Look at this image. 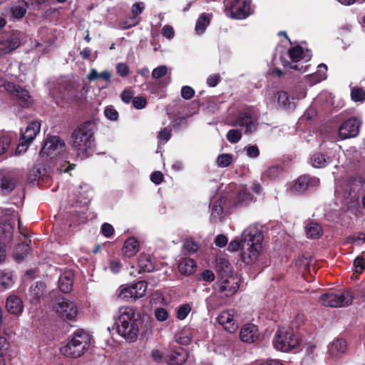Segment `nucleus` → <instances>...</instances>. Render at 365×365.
Listing matches in <instances>:
<instances>
[{
    "label": "nucleus",
    "mask_w": 365,
    "mask_h": 365,
    "mask_svg": "<svg viewBox=\"0 0 365 365\" xmlns=\"http://www.w3.org/2000/svg\"><path fill=\"white\" fill-rule=\"evenodd\" d=\"M140 245L138 241L135 237L128 238L122 248V253L123 257L130 258L135 255L139 251Z\"/></svg>",
    "instance_id": "nucleus-28"
},
{
    "label": "nucleus",
    "mask_w": 365,
    "mask_h": 365,
    "mask_svg": "<svg viewBox=\"0 0 365 365\" xmlns=\"http://www.w3.org/2000/svg\"><path fill=\"white\" fill-rule=\"evenodd\" d=\"M116 331L127 341L134 342L137 340L140 331H145L143 320L139 313L131 307H121L119 315L115 319Z\"/></svg>",
    "instance_id": "nucleus-2"
},
{
    "label": "nucleus",
    "mask_w": 365,
    "mask_h": 365,
    "mask_svg": "<svg viewBox=\"0 0 365 365\" xmlns=\"http://www.w3.org/2000/svg\"><path fill=\"white\" fill-rule=\"evenodd\" d=\"M162 34L164 37H166L167 38H173L175 35L174 29L171 26L165 25L162 29Z\"/></svg>",
    "instance_id": "nucleus-61"
},
{
    "label": "nucleus",
    "mask_w": 365,
    "mask_h": 365,
    "mask_svg": "<svg viewBox=\"0 0 365 365\" xmlns=\"http://www.w3.org/2000/svg\"><path fill=\"white\" fill-rule=\"evenodd\" d=\"M17 179L9 171L0 170V194L7 195L16 187Z\"/></svg>",
    "instance_id": "nucleus-18"
},
{
    "label": "nucleus",
    "mask_w": 365,
    "mask_h": 365,
    "mask_svg": "<svg viewBox=\"0 0 365 365\" xmlns=\"http://www.w3.org/2000/svg\"><path fill=\"white\" fill-rule=\"evenodd\" d=\"M116 73L121 77H126L130 73V68L124 63H119L115 66Z\"/></svg>",
    "instance_id": "nucleus-51"
},
{
    "label": "nucleus",
    "mask_w": 365,
    "mask_h": 365,
    "mask_svg": "<svg viewBox=\"0 0 365 365\" xmlns=\"http://www.w3.org/2000/svg\"><path fill=\"white\" fill-rule=\"evenodd\" d=\"M251 0H225L226 15L234 19H245L251 14Z\"/></svg>",
    "instance_id": "nucleus-7"
},
{
    "label": "nucleus",
    "mask_w": 365,
    "mask_h": 365,
    "mask_svg": "<svg viewBox=\"0 0 365 365\" xmlns=\"http://www.w3.org/2000/svg\"><path fill=\"white\" fill-rule=\"evenodd\" d=\"M29 254V252H26L24 251V249H19V245L16 247V251L14 253V258L16 262H21L25 257Z\"/></svg>",
    "instance_id": "nucleus-63"
},
{
    "label": "nucleus",
    "mask_w": 365,
    "mask_h": 365,
    "mask_svg": "<svg viewBox=\"0 0 365 365\" xmlns=\"http://www.w3.org/2000/svg\"><path fill=\"white\" fill-rule=\"evenodd\" d=\"M331 162V158L326 155L317 152L311 157L312 165L316 168H323Z\"/></svg>",
    "instance_id": "nucleus-30"
},
{
    "label": "nucleus",
    "mask_w": 365,
    "mask_h": 365,
    "mask_svg": "<svg viewBox=\"0 0 365 365\" xmlns=\"http://www.w3.org/2000/svg\"><path fill=\"white\" fill-rule=\"evenodd\" d=\"M226 195L232 210L249 205L253 199L251 192L243 185L235 187L234 190L228 192Z\"/></svg>",
    "instance_id": "nucleus-10"
},
{
    "label": "nucleus",
    "mask_w": 365,
    "mask_h": 365,
    "mask_svg": "<svg viewBox=\"0 0 365 365\" xmlns=\"http://www.w3.org/2000/svg\"><path fill=\"white\" fill-rule=\"evenodd\" d=\"M327 66L326 64L321 63L318 66V70L315 73L314 76L317 77V81H321L327 78Z\"/></svg>",
    "instance_id": "nucleus-53"
},
{
    "label": "nucleus",
    "mask_w": 365,
    "mask_h": 365,
    "mask_svg": "<svg viewBox=\"0 0 365 365\" xmlns=\"http://www.w3.org/2000/svg\"><path fill=\"white\" fill-rule=\"evenodd\" d=\"M6 88L16 97L18 104L22 108H28L31 105L32 98L26 89L13 82H9Z\"/></svg>",
    "instance_id": "nucleus-15"
},
{
    "label": "nucleus",
    "mask_w": 365,
    "mask_h": 365,
    "mask_svg": "<svg viewBox=\"0 0 365 365\" xmlns=\"http://www.w3.org/2000/svg\"><path fill=\"white\" fill-rule=\"evenodd\" d=\"M132 103L133 107L138 110L144 108L148 104L146 98L143 96L135 97Z\"/></svg>",
    "instance_id": "nucleus-54"
},
{
    "label": "nucleus",
    "mask_w": 365,
    "mask_h": 365,
    "mask_svg": "<svg viewBox=\"0 0 365 365\" xmlns=\"http://www.w3.org/2000/svg\"><path fill=\"white\" fill-rule=\"evenodd\" d=\"M6 309L9 314L19 317L24 311L21 298L16 294L9 295L6 301Z\"/></svg>",
    "instance_id": "nucleus-21"
},
{
    "label": "nucleus",
    "mask_w": 365,
    "mask_h": 365,
    "mask_svg": "<svg viewBox=\"0 0 365 365\" xmlns=\"http://www.w3.org/2000/svg\"><path fill=\"white\" fill-rule=\"evenodd\" d=\"M354 266L356 268V272L361 274L365 269V258L358 256L354 261Z\"/></svg>",
    "instance_id": "nucleus-50"
},
{
    "label": "nucleus",
    "mask_w": 365,
    "mask_h": 365,
    "mask_svg": "<svg viewBox=\"0 0 365 365\" xmlns=\"http://www.w3.org/2000/svg\"><path fill=\"white\" fill-rule=\"evenodd\" d=\"M164 180V176L160 171L153 172L150 175V180L155 185H160Z\"/></svg>",
    "instance_id": "nucleus-59"
},
{
    "label": "nucleus",
    "mask_w": 365,
    "mask_h": 365,
    "mask_svg": "<svg viewBox=\"0 0 365 365\" xmlns=\"http://www.w3.org/2000/svg\"><path fill=\"white\" fill-rule=\"evenodd\" d=\"M233 156L232 154L223 153L219 155L217 158V164L220 168L228 167L232 162Z\"/></svg>",
    "instance_id": "nucleus-38"
},
{
    "label": "nucleus",
    "mask_w": 365,
    "mask_h": 365,
    "mask_svg": "<svg viewBox=\"0 0 365 365\" xmlns=\"http://www.w3.org/2000/svg\"><path fill=\"white\" fill-rule=\"evenodd\" d=\"M120 98L124 103H129L134 98L133 92L130 90H124L120 95Z\"/></svg>",
    "instance_id": "nucleus-62"
},
{
    "label": "nucleus",
    "mask_w": 365,
    "mask_h": 365,
    "mask_svg": "<svg viewBox=\"0 0 365 365\" xmlns=\"http://www.w3.org/2000/svg\"><path fill=\"white\" fill-rule=\"evenodd\" d=\"M104 114L110 120H117L118 118V112L111 106L106 108Z\"/></svg>",
    "instance_id": "nucleus-52"
},
{
    "label": "nucleus",
    "mask_w": 365,
    "mask_h": 365,
    "mask_svg": "<svg viewBox=\"0 0 365 365\" xmlns=\"http://www.w3.org/2000/svg\"><path fill=\"white\" fill-rule=\"evenodd\" d=\"M354 297L365 300V286L361 285L354 292L345 289L340 292H329L322 294L319 302L330 307H342L351 304Z\"/></svg>",
    "instance_id": "nucleus-4"
},
{
    "label": "nucleus",
    "mask_w": 365,
    "mask_h": 365,
    "mask_svg": "<svg viewBox=\"0 0 365 365\" xmlns=\"http://www.w3.org/2000/svg\"><path fill=\"white\" fill-rule=\"evenodd\" d=\"M94 128V122L88 120L78 125L71 133V148L81 159L89 158L93 151Z\"/></svg>",
    "instance_id": "nucleus-3"
},
{
    "label": "nucleus",
    "mask_w": 365,
    "mask_h": 365,
    "mask_svg": "<svg viewBox=\"0 0 365 365\" xmlns=\"http://www.w3.org/2000/svg\"><path fill=\"white\" fill-rule=\"evenodd\" d=\"M229 204L227 195L216 200L212 205V214H215L217 217H220L224 212H230L232 208L229 206Z\"/></svg>",
    "instance_id": "nucleus-26"
},
{
    "label": "nucleus",
    "mask_w": 365,
    "mask_h": 365,
    "mask_svg": "<svg viewBox=\"0 0 365 365\" xmlns=\"http://www.w3.org/2000/svg\"><path fill=\"white\" fill-rule=\"evenodd\" d=\"M191 311V307L189 304L180 305L177 310L176 317L180 320L185 319Z\"/></svg>",
    "instance_id": "nucleus-41"
},
{
    "label": "nucleus",
    "mask_w": 365,
    "mask_h": 365,
    "mask_svg": "<svg viewBox=\"0 0 365 365\" xmlns=\"http://www.w3.org/2000/svg\"><path fill=\"white\" fill-rule=\"evenodd\" d=\"M277 102L280 106L284 108H291L292 107L289 96L285 91L277 92Z\"/></svg>",
    "instance_id": "nucleus-37"
},
{
    "label": "nucleus",
    "mask_w": 365,
    "mask_h": 365,
    "mask_svg": "<svg viewBox=\"0 0 365 365\" xmlns=\"http://www.w3.org/2000/svg\"><path fill=\"white\" fill-rule=\"evenodd\" d=\"M303 49L301 46L291 47L288 50V56L292 63H297L303 58Z\"/></svg>",
    "instance_id": "nucleus-35"
},
{
    "label": "nucleus",
    "mask_w": 365,
    "mask_h": 365,
    "mask_svg": "<svg viewBox=\"0 0 365 365\" xmlns=\"http://www.w3.org/2000/svg\"><path fill=\"white\" fill-rule=\"evenodd\" d=\"M215 276L214 272L210 269H205L200 273L198 280H202L206 282H212L215 280Z\"/></svg>",
    "instance_id": "nucleus-47"
},
{
    "label": "nucleus",
    "mask_w": 365,
    "mask_h": 365,
    "mask_svg": "<svg viewBox=\"0 0 365 365\" xmlns=\"http://www.w3.org/2000/svg\"><path fill=\"white\" fill-rule=\"evenodd\" d=\"M139 273L150 272L154 270L155 266L150 259L145 255H140L138 260Z\"/></svg>",
    "instance_id": "nucleus-33"
},
{
    "label": "nucleus",
    "mask_w": 365,
    "mask_h": 365,
    "mask_svg": "<svg viewBox=\"0 0 365 365\" xmlns=\"http://www.w3.org/2000/svg\"><path fill=\"white\" fill-rule=\"evenodd\" d=\"M306 234L309 238H319L322 234V227L317 222H310L305 227Z\"/></svg>",
    "instance_id": "nucleus-32"
},
{
    "label": "nucleus",
    "mask_w": 365,
    "mask_h": 365,
    "mask_svg": "<svg viewBox=\"0 0 365 365\" xmlns=\"http://www.w3.org/2000/svg\"><path fill=\"white\" fill-rule=\"evenodd\" d=\"M351 98L355 102L365 100V91L361 88H353L351 91Z\"/></svg>",
    "instance_id": "nucleus-40"
},
{
    "label": "nucleus",
    "mask_w": 365,
    "mask_h": 365,
    "mask_svg": "<svg viewBox=\"0 0 365 365\" xmlns=\"http://www.w3.org/2000/svg\"><path fill=\"white\" fill-rule=\"evenodd\" d=\"M145 8L144 3L138 2L132 6L131 12L132 16L129 18V21L124 23V29H130L133 26L138 25L140 21V18L138 16L143 13Z\"/></svg>",
    "instance_id": "nucleus-24"
},
{
    "label": "nucleus",
    "mask_w": 365,
    "mask_h": 365,
    "mask_svg": "<svg viewBox=\"0 0 365 365\" xmlns=\"http://www.w3.org/2000/svg\"><path fill=\"white\" fill-rule=\"evenodd\" d=\"M122 267V264L118 259H114L110 261L109 268L113 273H118Z\"/></svg>",
    "instance_id": "nucleus-58"
},
{
    "label": "nucleus",
    "mask_w": 365,
    "mask_h": 365,
    "mask_svg": "<svg viewBox=\"0 0 365 365\" xmlns=\"http://www.w3.org/2000/svg\"><path fill=\"white\" fill-rule=\"evenodd\" d=\"M359 241H362L363 242H365V233L363 232H359L357 233V235H351L348 236L346 238V244H353Z\"/></svg>",
    "instance_id": "nucleus-46"
},
{
    "label": "nucleus",
    "mask_w": 365,
    "mask_h": 365,
    "mask_svg": "<svg viewBox=\"0 0 365 365\" xmlns=\"http://www.w3.org/2000/svg\"><path fill=\"white\" fill-rule=\"evenodd\" d=\"M195 95L194 89L189 86H184L181 88V96L185 100L191 99Z\"/></svg>",
    "instance_id": "nucleus-55"
},
{
    "label": "nucleus",
    "mask_w": 365,
    "mask_h": 365,
    "mask_svg": "<svg viewBox=\"0 0 365 365\" xmlns=\"http://www.w3.org/2000/svg\"><path fill=\"white\" fill-rule=\"evenodd\" d=\"M210 23V18L208 14L203 13L202 14L195 24V31L197 34H202L205 31L207 26Z\"/></svg>",
    "instance_id": "nucleus-34"
},
{
    "label": "nucleus",
    "mask_w": 365,
    "mask_h": 365,
    "mask_svg": "<svg viewBox=\"0 0 365 365\" xmlns=\"http://www.w3.org/2000/svg\"><path fill=\"white\" fill-rule=\"evenodd\" d=\"M282 169L281 167L276 165L269 168L265 172L264 175L269 179H276L282 173Z\"/></svg>",
    "instance_id": "nucleus-43"
},
{
    "label": "nucleus",
    "mask_w": 365,
    "mask_h": 365,
    "mask_svg": "<svg viewBox=\"0 0 365 365\" xmlns=\"http://www.w3.org/2000/svg\"><path fill=\"white\" fill-rule=\"evenodd\" d=\"M183 249L187 253H195L198 250V245L193 240H186L183 242Z\"/></svg>",
    "instance_id": "nucleus-44"
},
{
    "label": "nucleus",
    "mask_w": 365,
    "mask_h": 365,
    "mask_svg": "<svg viewBox=\"0 0 365 365\" xmlns=\"http://www.w3.org/2000/svg\"><path fill=\"white\" fill-rule=\"evenodd\" d=\"M55 309L60 317L66 320H74L78 314L75 303L63 297L56 299Z\"/></svg>",
    "instance_id": "nucleus-12"
},
{
    "label": "nucleus",
    "mask_w": 365,
    "mask_h": 365,
    "mask_svg": "<svg viewBox=\"0 0 365 365\" xmlns=\"http://www.w3.org/2000/svg\"><path fill=\"white\" fill-rule=\"evenodd\" d=\"M259 333L258 328L253 324H247L242 327L240 336L242 341L253 343L259 338Z\"/></svg>",
    "instance_id": "nucleus-22"
},
{
    "label": "nucleus",
    "mask_w": 365,
    "mask_h": 365,
    "mask_svg": "<svg viewBox=\"0 0 365 365\" xmlns=\"http://www.w3.org/2000/svg\"><path fill=\"white\" fill-rule=\"evenodd\" d=\"M11 144V138L9 136L0 137V155H4L7 151Z\"/></svg>",
    "instance_id": "nucleus-49"
},
{
    "label": "nucleus",
    "mask_w": 365,
    "mask_h": 365,
    "mask_svg": "<svg viewBox=\"0 0 365 365\" xmlns=\"http://www.w3.org/2000/svg\"><path fill=\"white\" fill-rule=\"evenodd\" d=\"M215 290L222 293L226 297L233 295L239 289V282L234 277L217 282L214 284Z\"/></svg>",
    "instance_id": "nucleus-17"
},
{
    "label": "nucleus",
    "mask_w": 365,
    "mask_h": 365,
    "mask_svg": "<svg viewBox=\"0 0 365 365\" xmlns=\"http://www.w3.org/2000/svg\"><path fill=\"white\" fill-rule=\"evenodd\" d=\"M178 267L180 274L188 276L195 272L197 265L194 259L190 257H183L180 259Z\"/></svg>",
    "instance_id": "nucleus-29"
},
{
    "label": "nucleus",
    "mask_w": 365,
    "mask_h": 365,
    "mask_svg": "<svg viewBox=\"0 0 365 365\" xmlns=\"http://www.w3.org/2000/svg\"><path fill=\"white\" fill-rule=\"evenodd\" d=\"M226 137L231 143H237L242 138V133L239 130L232 129L227 132Z\"/></svg>",
    "instance_id": "nucleus-42"
},
{
    "label": "nucleus",
    "mask_w": 365,
    "mask_h": 365,
    "mask_svg": "<svg viewBox=\"0 0 365 365\" xmlns=\"http://www.w3.org/2000/svg\"><path fill=\"white\" fill-rule=\"evenodd\" d=\"M60 94L66 103H77L80 100L79 85L72 81H65L60 86Z\"/></svg>",
    "instance_id": "nucleus-13"
},
{
    "label": "nucleus",
    "mask_w": 365,
    "mask_h": 365,
    "mask_svg": "<svg viewBox=\"0 0 365 365\" xmlns=\"http://www.w3.org/2000/svg\"><path fill=\"white\" fill-rule=\"evenodd\" d=\"M115 232V230L112 225L104 222L101 227V233L107 238L111 237Z\"/></svg>",
    "instance_id": "nucleus-45"
},
{
    "label": "nucleus",
    "mask_w": 365,
    "mask_h": 365,
    "mask_svg": "<svg viewBox=\"0 0 365 365\" xmlns=\"http://www.w3.org/2000/svg\"><path fill=\"white\" fill-rule=\"evenodd\" d=\"M299 344L297 337L292 329H279L273 339L274 346L279 351H288L295 348Z\"/></svg>",
    "instance_id": "nucleus-9"
},
{
    "label": "nucleus",
    "mask_w": 365,
    "mask_h": 365,
    "mask_svg": "<svg viewBox=\"0 0 365 365\" xmlns=\"http://www.w3.org/2000/svg\"><path fill=\"white\" fill-rule=\"evenodd\" d=\"M235 126L245 127V133L251 134L255 130V124L248 113L241 114L235 120Z\"/></svg>",
    "instance_id": "nucleus-25"
},
{
    "label": "nucleus",
    "mask_w": 365,
    "mask_h": 365,
    "mask_svg": "<svg viewBox=\"0 0 365 365\" xmlns=\"http://www.w3.org/2000/svg\"><path fill=\"white\" fill-rule=\"evenodd\" d=\"M187 356L186 350L179 347L170 353L166 361L170 365H182L187 360Z\"/></svg>",
    "instance_id": "nucleus-23"
},
{
    "label": "nucleus",
    "mask_w": 365,
    "mask_h": 365,
    "mask_svg": "<svg viewBox=\"0 0 365 365\" xmlns=\"http://www.w3.org/2000/svg\"><path fill=\"white\" fill-rule=\"evenodd\" d=\"M65 141L58 135H49L44 140L40 155L50 160L61 158L66 151Z\"/></svg>",
    "instance_id": "nucleus-6"
},
{
    "label": "nucleus",
    "mask_w": 365,
    "mask_h": 365,
    "mask_svg": "<svg viewBox=\"0 0 365 365\" xmlns=\"http://www.w3.org/2000/svg\"><path fill=\"white\" fill-rule=\"evenodd\" d=\"M91 336L83 330H77L71 335V339L61 349V353L68 357L79 358L88 350Z\"/></svg>",
    "instance_id": "nucleus-5"
},
{
    "label": "nucleus",
    "mask_w": 365,
    "mask_h": 365,
    "mask_svg": "<svg viewBox=\"0 0 365 365\" xmlns=\"http://www.w3.org/2000/svg\"><path fill=\"white\" fill-rule=\"evenodd\" d=\"M167 72L168 69L165 66H159L153 70L152 77L155 79L161 78L167 74Z\"/></svg>",
    "instance_id": "nucleus-48"
},
{
    "label": "nucleus",
    "mask_w": 365,
    "mask_h": 365,
    "mask_svg": "<svg viewBox=\"0 0 365 365\" xmlns=\"http://www.w3.org/2000/svg\"><path fill=\"white\" fill-rule=\"evenodd\" d=\"M41 129V125L37 121H33L29 123L25 131L22 132L21 134V144H19L17 147V150L21 147H26L25 149L27 148L28 145L34 140L36 135L39 133Z\"/></svg>",
    "instance_id": "nucleus-20"
},
{
    "label": "nucleus",
    "mask_w": 365,
    "mask_h": 365,
    "mask_svg": "<svg viewBox=\"0 0 365 365\" xmlns=\"http://www.w3.org/2000/svg\"><path fill=\"white\" fill-rule=\"evenodd\" d=\"M320 184V180L315 176L309 174H304L298 177L290 190L294 195L305 194L312 189L317 187Z\"/></svg>",
    "instance_id": "nucleus-11"
},
{
    "label": "nucleus",
    "mask_w": 365,
    "mask_h": 365,
    "mask_svg": "<svg viewBox=\"0 0 365 365\" xmlns=\"http://www.w3.org/2000/svg\"><path fill=\"white\" fill-rule=\"evenodd\" d=\"M80 56L84 60L94 61L96 58V56H95V57L92 58V50L88 47L84 48L80 52Z\"/></svg>",
    "instance_id": "nucleus-64"
},
{
    "label": "nucleus",
    "mask_w": 365,
    "mask_h": 365,
    "mask_svg": "<svg viewBox=\"0 0 365 365\" xmlns=\"http://www.w3.org/2000/svg\"><path fill=\"white\" fill-rule=\"evenodd\" d=\"M234 309L224 310L217 317V322L229 333L235 332L238 328L237 323L234 319Z\"/></svg>",
    "instance_id": "nucleus-19"
},
{
    "label": "nucleus",
    "mask_w": 365,
    "mask_h": 365,
    "mask_svg": "<svg viewBox=\"0 0 365 365\" xmlns=\"http://www.w3.org/2000/svg\"><path fill=\"white\" fill-rule=\"evenodd\" d=\"M74 274L71 271L63 273L58 279V287L62 292L69 293L73 289Z\"/></svg>",
    "instance_id": "nucleus-27"
},
{
    "label": "nucleus",
    "mask_w": 365,
    "mask_h": 365,
    "mask_svg": "<svg viewBox=\"0 0 365 365\" xmlns=\"http://www.w3.org/2000/svg\"><path fill=\"white\" fill-rule=\"evenodd\" d=\"M148 289V283L138 281L132 284H123L118 288V297L125 301L135 302L145 295Z\"/></svg>",
    "instance_id": "nucleus-8"
},
{
    "label": "nucleus",
    "mask_w": 365,
    "mask_h": 365,
    "mask_svg": "<svg viewBox=\"0 0 365 365\" xmlns=\"http://www.w3.org/2000/svg\"><path fill=\"white\" fill-rule=\"evenodd\" d=\"M220 78H221L219 73L210 75L207 78V83L210 87H215L220 81Z\"/></svg>",
    "instance_id": "nucleus-60"
},
{
    "label": "nucleus",
    "mask_w": 365,
    "mask_h": 365,
    "mask_svg": "<svg viewBox=\"0 0 365 365\" xmlns=\"http://www.w3.org/2000/svg\"><path fill=\"white\" fill-rule=\"evenodd\" d=\"M346 349V341L343 339H336L331 344V354L344 353Z\"/></svg>",
    "instance_id": "nucleus-36"
},
{
    "label": "nucleus",
    "mask_w": 365,
    "mask_h": 365,
    "mask_svg": "<svg viewBox=\"0 0 365 365\" xmlns=\"http://www.w3.org/2000/svg\"><path fill=\"white\" fill-rule=\"evenodd\" d=\"M155 317L158 321L164 322L168 318V312L165 308H157L155 310Z\"/></svg>",
    "instance_id": "nucleus-56"
},
{
    "label": "nucleus",
    "mask_w": 365,
    "mask_h": 365,
    "mask_svg": "<svg viewBox=\"0 0 365 365\" xmlns=\"http://www.w3.org/2000/svg\"><path fill=\"white\" fill-rule=\"evenodd\" d=\"M46 170L43 165H34L29 173L28 179L31 182L39 180H44Z\"/></svg>",
    "instance_id": "nucleus-31"
},
{
    "label": "nucleus",
    "mask_w": 365,
    "mask_h": 365,
    "mask_svg": "<svg viewBox=\"0 0 365 365\" xmlns=\"http://www.w3.org/2000/svg\"><path fill=\"white\" fill-rule=\"evenodd\" d=\"M21 36V33L19 31H11L8 38L0 42V55H6L19 47Z\"/></svg>",
    "instance_id": "nucleus-16"
},
{
    "label": "nucleus",
    "mask_w": 365,
    "mask_h": 365,
    "mask_svg": "<svg viewBox=\"0 0 365 365\" xmlns=\"http://www.w3.org/2000/svg\"><path fill=\"white\" fill-rule=\"evenodd\" d=\"M171 136V130L168 128H164L158 133V138L159 140L167 142L170 139Z\"/></svg>",
    "instance_id": "nucleus-57"
},
{
    "label": "nucleus",
    "mask_w": 365,
    "mask_h": 365,
    "mask_svg": "<svg viewBox=\"0 0 365 365\" xmlns=\"http://www.w3.org/2000/svg\"><path fill=\"white\" fill-rule=\"evenodd\" d=\"M361 122L354 117L344 120L339 127L338 135L340 139L355 138L359 135Z\"/></svg>",
    "instance_id": "nucleus-14"
},
{
    "label": "nucleus",
    "mask_w": 365,
    "mask_h": 365,
    "mask_svg": "<svg viewBox=\"0 0 365 365\" xmlns=\"http://www.w3.org/2000/svg\"><path fill=\"white\" fill-rule=\"evenodd\" d=\"M10 12L14 19H21L26 14V9L22 6H14L11 7Z\"/></svg>",
    "instance_id": "nucleus-39"
},
{
    "label": "nucleus",
    "mask_w": 365,
    "mask_h": 365,
    "mask_svg": "<svg viewBox=\"0 0 365 365\" xmlns=\"http://www.w3.org/2000/svg\"><path fill=\"white\" fill-rule=\"evenodd\" d=\"M263 239L261 230L257 227H249L242 232L240 240L235 239L230 242L228 250L235 252L241 249L242 261L247 264H255L262 250Z\"/></svg>",
    "instance_id": "nucleus-1"
}]
</instances>
